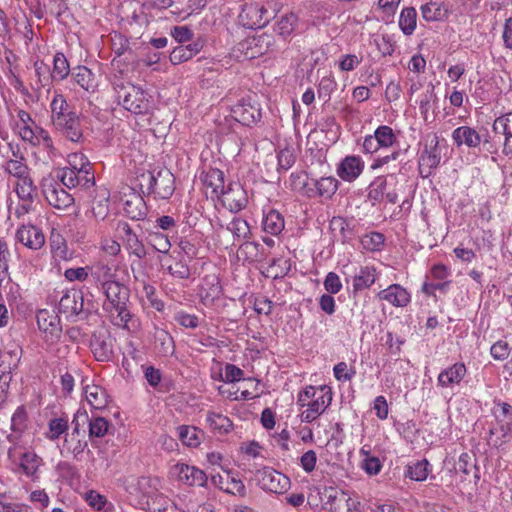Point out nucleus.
Wrapping results in <instances>:
<instances>
[{
  "label": "nucleus",
  "instance_id": "21",
  "mask_svg": "<svg viewBox=\"0 0 512 512\" xmlns=\"http://www.w3.org/2000/svg\"><path fill=\"white\" fill-rule=\"evenodd\" d=\"M17 240L24 246L38 250L45 243V237L41 229L33 225H22L16 233Z\"/></svg>",
  "mask_w": 512,
  "mask_h": 512
},
{
  "label": "nucleus",
  "instance_id": "53",
  "mask_svg": "<svg viewBox=\"0 0 512 512\" xmlns=\"http://www.w3.org/2000/svg\"><path fill=\"white\" fill-rule=\"evenodd\" d=\"M234 237V240H244L250 235V226L246 220L242 218H234L227 226Z\"/></svg>",
  "mask_w": 512,
  "mask_h": 512
},
{
  "label": "nucleus",
  "instance_id": "36",
  "mask_svg": "<svg viewBox=\"0 0 512 512\" xmlns=\"http://www.w3.org/2000/svg\"><path fill=\"white\" fill-rule=\"evenodd\" d=\"M34 70L36 81L32 84L34 91H40L42 88L50 86L53 77L51 75L50 67L44 61L37 60L34 62Z\"/></svg>",
  "mask_w": 512,
  "mask_h": 512
},
{
  "label": "nucleus",
  "instance_id": "16",
  "mask_svg": "<svg viewBox=\"0 0 512 512\" xmlns=\"http://www.w3.org/2000/svg\"><path fill=\"white\" fill-rule=\"evenodd\" d=\"M83 308V293L76 289L64 292L58 303L59 313L64 314L66 318L78 316L83 312Z\"/></svg>",
  "mask_w": 512,
  "mask_h": 512
},
{
  "label": "nucleus",
  "instance_id": "39",
  "mask_svg": "<svg viewBox=\"0 0 512 512\" xmlns=\"http://www.w3.org/2000/svg\"><path fill=\"white\" fill-rule=\"evenodd\" d=\"M315 194L326 199L331 198L338 189V180L334 177H322L319 180L312 179Z\"/></svg>",
  "mask_w": 512,
  "mask_h": 512
},
{
  "label": "nucleus",
  "instance_id": "47",
  "mask_svg": "<svg viewBox=\"0 0 512 512\" xmlns=\"http://www.w3.org/2000/svg\"><path fill=\"white\" fill-rule=\"evenodd\" d=\"M69 72L70 66L65 55L61 52L56 53L53 58V70L51 72L53 80L62 81L69 75Z\"/></svg>",
  "mask_w": 512,
  "mask_h": 512
},
{
  "label": "nucleus",
  "instance_id": "28",
  "mask_svg": "<svg viewBox=\"0 0 512 512\" xmlns=\"http://www.w3.org/2000/svg\"><path fill=\"white\" fill-rule=\"evenodd\" d=\"M87 446L85 430H82V432H71L66 434L64 438L63 449L71 453L75 459H79V456L82 455Z\"/></svg>",
  "mask_w": 512,
  "mask_h": 512
},
{
  "label": "nucleus",
  "instance_id": "31",
  "mask_svg": "<svg viewBox=\"0 0 512 512\" xmlns=\"http://www.w3.org/2000/svg\"><path fill=\"white\" fill-rule=\"evenodd\" d=\"M203 184L207 188H211V196L212 197H220V194L223 193L225 185H224V173L215 168H211L206 171L202 176Z\"/></svg>",
  "mask_w": 512,
  "mask_h": 512
},
{
  "label": "nucleus",
  "instance_id": "25",
  "mask_svg": "<svg viewBox=\"0 0 512 512\" xmlns=\"http://www.w3.org/2000/svg\"><path fill=\"white\" fill-rule=\"evenodd\" d=\"M123 210L125 215L132 220L143 219L147 213V207L144 199L135 193L130 194L124 200Z\"/></svg>",
  "mask_w": 512,
  "mask_h": 512
},
{
  "label": "nucleus",
  "instance_id": "60",
  "mask_svg": "<svg viewBox=\"0 0 512 512\" xmlns=\"http://www.w3.org/2000/svg\"><path fill=\"white\" fill-rule=\"evenodd\" d=\"M149 243L156 251L163 254H167L171 247L168 237L158 232L150 234Z\"/></svg>",
  "mask_w": 512,
  "mask_h": 512
},
{
  "label": "nucleus",
  "instance_id": "62",
  "mask_svg": "<svg viewBox=\"0 0 512 512\" xmlns=\"http://www.w3.org/2000/svg\"><path fill=\"white\" fill-rule=\"evenodd\" d=\"M435 99H436V95H435L433 86L422 94L419 109H420V113L422 114V116L425 120L428 119V113L432 107L431 103Z\"/></svg>",
  "mask_w": 512,
  "mask_h": 512
},
{
  "label": "nucleus",
  "instance_id": "63",
  "mask_svg": "<svg viewBox=\"0 0 512 512\" xmlns=\"http://www.w3.org/2000/svg\"><path fill=\"white\" fill-rule=\"evenodd\" d=\"M490 353L495 360L503 361L508 358L510 348L506 341L499 340L491 346Z\"/></svg>",
  "mask_w": 512,
  "mask_h": 512
},
{
  "label": "nucleus",
  "instance_id": "54",
  "mask_svg": "<svg viewBox=\"0 0 512 512\" xmlns=\"http://www.w3.org/2000/svg\"><path fill=\"white\" fill-rule=\"evenodd\" d=\"M380 148L392 147L397 141V137L392 128L387 125L379 126L374 132Z\"/></svg>",
  "mask_w": 512,
  "mask_h": 512
},
{
  "label": "nucleus",
  "instance_id": "14",
  "mask_svg": "<svg viewBox=\"0 0 512 512\" xmlns=\"http://www.w3.org/2000/svg\"><path fill=\"white\" fill-rule=\"evenodd\" d=\"M480 148L491 155H499L500 152L505 156L512 155V143L506 142L504 133H497L493 126L491 133L486 131V133L482 135Z\"/></svg>",
  "mask_w": 512,
  "mask_h": 512
},
{
  "label": "nucleus",
  "instance_id": "24",
  "mask_svg": "<svg viewBox=\"0 0 512 512\" xmlns=\"http://www.w3.org/2000/svg\"><path fill=\"white\" fill-rule=\"evenodd\" d=\"M88 269L90 277L99 289L116 280V274L112 272V268L103 261L93 263L88 266Z\"/></svg>",
  "mask_w": 512,
  "mask_h": 512
},
{
  "label": "nucleus",
  "instance_id": "37",
  "mask_svg": "<svg viewBox=\"0 0 512 512\" xmlns=\"http://www.w3.org/2000/svg\"><path fill=\"white\" fill-rule=\"evenodd\" d=\"M298 17L294 13H287L280 17L274 25V31L282 39L288 38L295 30Z\"/></svg>",
  "mask_w": 512,
  "mask_h": 512
},
{
  "label": "nucleus",
  "instance_id": "55",
  "mask_svg": "<svg viewBox=\"0 0 512 512\" xmlns=\"http://www.w3.org/2000/svg\"><path fill=\"white\" fill-rule=\"evenodd\" d=\"M386 185L385 177H377L369 186L368 198L373 203L382 201L385 196Z\"/></svg>",
  "mask_w": 512,
  "mask_h": 512
},
{
  "label": "nucleus",
  "instance_id": "32",
  "mask_svg": "<svg viewBox=\"0 0 512 512\" xmlns=\"http://www.w3.org/2000/svg\"><path fill=\"white\" fill-rule=\"evenodd\" d=\"M51 122L54 123L63 118L77 114L68 104L65 97L62 94H55L51 104Z\"/></svg>",
  "mask_w": 512,
  "mask_h": 512
},
{
  "label": "nucleus",
  "instance_id": "38",
  "mask_svg": "<svg viewBox=\"0 0 512 512\" xmlns=\"http://www.w3.org/2000/svg\"><path fill=\"white\" fill-rule=\"evenodd\" d=\"M155 348L162 356H171L175 351L173 337L165 330L160 329L155 332Z\"/></svg>",
  "mask_w": 512,
  "mask_h": 512
},
{
  "label": "nucleus",
  "instance_id": "35",
  "mask_svg": "<svg viewBox=\"0 0 512 512\" xmlns=\"http://www.w3.org/2000/svg\"><path fill=\"white\" fill-rule=\"evenodd\" d=\"M42 458L33 451H25L20 457V468L27 477L36 478L37 471L42 465Z\"/></svg>",
  "mask_w": 512,
  "mask_h": 512
},
{
  "label": "nucleus",
  "instance_id": "1",
  "mask_svg": "<svg viewBox=\"0 0 512 512\" xmlns=\"http://www.w3.org/2000/svg\"><path fill=\"white\" fill-rule=\"evenodd\" d=\"M100 290L105 296L102 305L103 310L110 314L116 313L115 325L126 328L132 317L128 308L130 298L129 288L115 280L112 283H108Z\"/></svg>",
  "mask_w": 512,
  "mask_h": 512
},
{
  "label": "nucleus",
  "instance_id": "5",
  "mask_svg": "<svg viewBox=\"0 0 512 512\" xmlns=\"http://www.w3.org/2000/svg\"><path fill=\"white\" fill-rule=\"evenodd\" d=\"M257 485L264 491L281 494L290 486V479L281 472L264 467L255 473Z\"/></svg>",
  "mask_w": 512,
  "mask_h": 512
},
{
  "label": "nucleus",
  "instance_id": "12",
  "mask_svg": "<svg viewBox=\"0 0 512 512\" xmlns=\"http://www.w3.org/2000/svg\"><path fill=\"white\" fill-rule=\"evenodd\" d=\"M331 388L323 385L318 388V394L307 403V409L302 412V421L310 423L317 419L331 404Z\"/></svg>",
  "mask_w": 512,
  "mask_h": 512
},
{
  "label": "nucleus",
  "instance_id": "2",
  "mask_svg": "<svg viewBox=\"0 0 512 512\" xmlns=\"http://www.w3.org/2000/svg\"><path fill=\"white\" fill-rule=\"evenodd\" d=\"M141 189H146L155 199H169L175 191V177L166 168L153 169L139 177Z\"/></svg>",
  "mask_w": 512,
  "mask_h": 512
},
{
  "label": "nucleus",
  "instance_id": "17",
  "mask_svg": "<svg viewBox=\"0 0 512 512\" xmlns=\"http://www.w3.org/2000/svg\"><path fill=\"white\" fill-rule=\"evenodd\" d=\"M232 116L241 124L250 126L260 120L261 110L250 98H243L232 108Z\"/></svg>",
  "mask_w": 512,
  "mask_h": 512
},
{
  "label": "nucleus",
  "instance_id": "18",
  "mask_svg": "<svg viewBox=\"0 0 512 512\" xmlns=\"http://www.w3.org/2000/svg\"><path fill=\"white\" fill-rule=\"evenodd\" d=\"M377 298L393 307L404 308L411 302V295L400 284H391L377 293Z\"/></svg>",
  "mask_w": 512,
  "mask_h": 512
},
{
  "label": "nucleus",
  "instance_id": "22",
  "mask_svg": "<svg viewBox=\"0 0 512 512\" xmlns=\"http://www.w3.org/2000/svg\"><path fill=\"white\" fill-rule=\"evenodd\" d=\"M466 374L467 368L464 363H454L452 366L440 372L437 377V384L442 388H449L453 387L454 385H459Z\"/></svg>",
  "mask_w": 512,
  "mask_h": 512
},
{
  "label": "nucleus",
  "instance_id": "11",
  "mask_svg": "<svg viewBox=\"0 0 512 512\" xmlns=\"http://www.w3.org/2000/svg\"><path fill=\"white\" fill-rule=\"evenodd\" d=\"M116 231L129 255L135 256L138 259L146 257L147 250L145 245L127 222H118Z\"/></svg>",
  "mask_w": 512,
  "mask_h": 512
},
{
  "label": "nucleus",
  "instance_id": "56",
  "mask_svg": "<svg viewBox=\"0 0 512 512\" xmlns=\"http://www.w3.org/2000/svg\"><path fill=\"white\" fill-rule=\"evenodd\" d=\"M70 164L71 167H67L62 170L60 176L61 185L66 186L67 188H75L80 186L79 172H76V164H72V162H70Z\"/></svg>",
  "mask_w": 512,
  "mask_h": 512
},
{
  "label": "nucleus",
  "instance_id": "33",
  "mask_svg": "<svg viewBox=\"0 0 512 512\" xmlns=\"http://www.w3.org/2000/svg\"><path fill=\"white\" fill-rule=\"evenodd\" d=\"M376 281V269L372 266H361L353 277L354 291H361L371 287Z\"/></svg>",
  "mask_w": 512,
  "mask_h": 512
},
{
  "label": "nucleus",
  "instance_id": "45",
  "mask_svg": "<svg viewBox=\"0 0 512 512\" xmlns=\"http://www.w3.org/2000/svg\"><path fill=\"white\" fill-rule=\"evenodd\" d=\"M4 169L9 175L16 177L18 180L30 176V168L25 163L24 156H20L19 159L8 160Z\"/></svg>",
  "mask_w": 512,
  "mask_h": 512
},
{
  "label": "nucleus",
  "instance_id": "40",
  "mask_svg": "<svg viewBox=\"0 0 512 512\" xmlns=\"http://www.w3.org/2000/svg\"><path fill=\"white\" fill-rule=\"evenodd\" d=\"M99 199L92 201L91 212L96 220H104L109 213V192L106 189L98 191Z\"/></svg>",
  "mask_w": 512,
  "mask_h": 512
},
{
  "label": "nucleus",
  "instance_id": "51",
  "mask_svg": "<svg viewBox=\"0 0 512 512\" xmlns=\"http://www.w3.org/2000/svg\"><path fill=\"white\" fill-rule=\"evenodd\" d=\"M493 127L497 133H504L506 142L512 143V111L497 117L493 121Z\"/></svg>",
  "mask_w": 512,
  "mask_h": 512
},
{
  "label": "nucleus",
  "instance_id": "44",
  "mask_svg": "<svg viewBox=\"0 0 512 512\" xmlns=\"http://www.w3.org/2000/svg\"><path fill=\"white\" fill-rule=\"evenodd\" d=\"M206 421L209 427L219 434H226L232 429V421L220 413L208 412Z\"/></svg>",
  "mask_w": 512,
  "mask_h": 512
},
{
  "label": "nucleus",
  "instance_id": "8",
  "mask_svg": "<svg viewBox=\"0 0 512 512\" xmlns=\"http://www.w3.org/2000/svg\"><path fill=\"white\" fill-rule=\"evenodd\" d=\"M170 474L177 481L189 487H205L208 481V477L203 470L185 463L173 465Z\"/></svg>",
  "mask_w": 512,
  "mask_h": 512
},
{
  "label": "nucleus",
  "instance_id": "4",
  "mask_svg": "<svg viewBox=\"0 0 512 512\" xmlns=\"http://www.w3.org/2000/svg\"><path fill=\"white\" fill-rule=\"evenodd\" d=\"M441 161L439 148V137L437 134L427 135L424 148L419 157V171L422 177L431 175L432 170L437 168Z\"/></svg>",
  "mask_w": 512,
  "mask_h": 512
},
{
  "label": "nucleus",
  "instance_id": "10",
  "mask_svg": "<svg viewBox=\"0 0 512 512\" xmlns=\"http://www.w3.org/2000/svg\"><path fill=\"white\" fill-rule=\"evenodd\" d=\"M39 330L44 334L47 343H55L62 334L58 315L53 310L42 309L36 315Z\"/></svg>",
  "mask_w": 512,
  "mask_h": 512
},
{
  "label": "nucleus",
  "instance_id": "50",
  "mask_svg": "<svg viewBox=\"0 0 512 512\" xmlns=\"http://www.w3.org/2000/svg\"><path fill=\"white\" fill-rule=\"evenodd\" d=\"M427 460L417 461L407 466L405 476L414 481H424L428 476Z\"/></svg>",
  "mask_w": 512,
  "mask_h": 512
},
{
  "label": "nucleus",
  "instance_id": "20",
  "mask_svg": "<svg viewBox=\"0 0 512 512\" xmlns=\"http://www.w3.org/2000/svg\"><path fill=\"white\" fill-rule=\"evenodd\" d=\"M90 348L97 361H109L113 355V340L107 334L93 333Z\"/></svg>",
  "mask_w": 512,
  "mask_h": 512
},
{
  "label": "nucleus",
  "instance_id": "15",
  "mask_svg": "<svg viewBox=\"0 0 512 512\" xmlns=\"http://www.w3.org/2000/svg\"><path fill=\"white\" fill-rule=\"evenodd\" d=\"M225 207L232 212H238L248 203L247 193L240 183H229L219 197Z\"/></svg>",
  "mask_w": 512,
  "mask_h": 512
},
{
  "label": "nucleus",
  "instance_id": "57",
  "mask_svg": "<svg viewBox=\"0 0 512 512\" xmlns=\"http://www.w3.org/2000/svg\"><path fill=\"white\" fill-rule=\"evenodd\" d=\"M384 244V236L378 232L366 234L361 238L362 248L368 251L380 250Z\"/></svg>",
  "mask_w": 512,
  "mask_h": 512
},
{
  "label": "nucleus",
  "instance_id": "42",
  "mask_svg": "<svg viewBox=\"0 0 512 512\" xmlns=\"http://www.w3.org/2000/svg\"><path fill=\"white\" fill-rule=\"evenodd\" d=\"M37 188L31 176H27L17 181L15 192L20 200L24 202H33Z\"/></svg>",
  "mask_w": 512,
  "mask_h": 512
},
{
  "label": "nucleus",
  "instance_id": "43",
  "mask_svg": "<svg viewBox=\"0 0 512 512\" xmlns=\"http://www.w3.org/2000/svg\"><path fill=\"white\" fill-rule=\"evenodd\" d=\"M417 12L413 7L404 8L399 17V27L403 34L410 36L416 29Z\"/></svg>",
  "mask_w": 512,
  "mask_h": 512
},
{
  "label": "nucleus",
  "instance_id": "3",
  "mask_svg": "<svg viewBox=\"0 0 512 512\" xmlns=\"http://www.w3.org/2000/svg\"><path fill=\"white\" fill-rule=\"evenodd\" d=\"M122 106L134 114H145L150 108L148 94L139 86L131 83L115 87Z\"/></svg>",
  "mask_w": 512,
  "mask_h": 512
},
{
  "label": "nucleus",
  "instance_id": "48",
  "mask_svg": "<svg viewBox=\"0 0 512 512\" xmlns=\"http://www.w3.org/2000/svg\"><path fill=\"white\" fill-rule=\"evenodd\" d=\"M88 427H89V438H102L104 437L111 426L108 420L104 417H89Z\"/></svg>",
  "mask_w": 512,
  "mask_h": 512
},
{
  "label": "nucleus",
  "instance_id": "58",
  "mask_svg": "<svg viewBox=\"0 0 512 512\" xmlns=\"http://www.w3.org/2000/svg\"><path fill=\"white\" fill-rule=\"evenodd\" d=\"M68 430V421L64 418H53L49 421L47 438L54 441Z\"/></svg>",
  "mask_w": 512,
  "mask_h": 512
},
{
  "label": "nucleus",
  "instance_id": "26",
  "mask_svg": "<svg viewBox=\"0 0 512 512\" xmlns=\"http://www.w3.org/2000/svg\"><path fill=\"white\" fill-rule=\"evenodd\" d=\"M160 264L163 270L167 271L172 277L184 280L191 275L189 266L182 260H176L171 256L160 258Z\"/></svg>",
  "mask_w": 512,
  "mask_h": 512
},
{
  "label": "nucleus",
  "instance_id": "27",
  "mask_svg": "<svg viewBox=\"0 0 512 512\" xmlns=\"http://www.w3.org/2000/svg\"><path fill=\"white\" fill-rule=\"evenodd\" d=\"M499 428L490 429L489 442L499 448L512 440V417L499 420Z\"/></svg>",
  "mask_w": 512,
  "mask_h": 512
},
{
  "label": "nucleus",
  "instance_id": "29",
  "mask_svg": "<svg viewBox=\"0 0 512 512\" xmlns=\"http://www.w3.org/2000/svg\"><path fill=\"white\" fill-rule=\"evenodd\" d=\"M28 415L24 406H19L11 418V430L13 433L7 435V440L14 445L17 444L20 435L27 428Z\"/></svg>",
  "mask_w": 512,
  "mask_h": 512
},
{
  "label": "nucleus",
  "instance_id": "61",
  "mask_svg": "<svg viewBox=\"0 0 512 512\" xmlns=\"http://www.w3.org/2000/svg\"><path fill=\"white\" fill-rule=\"evenodd\" d=\"M143 294L150 302V305L156 309L157 311L161 312L164 309V302L157 298L156 296V289L153 285L144 282L143 283Z\"/></svg>",
  "mask_w": 512,
  "mask_h": 512
},
{
  "label": "nucleus",
  "instance_id": "6",
  "mask_svg": "<svg viewBox=\"0 0 512 512\" xmlns=\"http://www.w3.org/2000/svg\"><path fill=\"white\" fill-rule=\"evenodd\" d=\"M53 178H44L41 187L47 202L56 209L64 210L74 203V197Z\"/></svg>",
  "mask_w": 512,
  "mask_h": 512
},
{
  "label": "nucleus",
  "instance_id": "7",
  "mask_svg": "<svg viewBox=\"0 0 512 512\" xmlns=\"http://www.w3.org/2000/svg\"><path fill=\"white\" fill-rule=\"evenodd\" d=\"M242 47L245 50L246 58L254 59L269 52L278 50L280 45L274 35L262 33L246 39L242 43Z\"/></svg>",
  "mask_w": 512,
  "mask_h": 512
},
{
  "label": "nucleus",
  "instance_id": "46",
  "mask_svg": "<svg viewBox=\"0 0 512 512\" xmlns=\"http://www.w3.org/2000/svg\"><path fill=\"white\" fill-rule=\"evenodd\" d=\"M240 251L250 262H260L266 257L263 247L257 242L245 241L240 245Z\"/></svg>",
  "mask_w": 512,
  "mask_h": 512
},
{
  "label": "nucleus",
  "instance_id": "64",
  "mask_svg": "<svg viewBox=\"0 0 512 512\" xmlns=\"http://www.w3.org/2000/svg\"><path fill=\"white\" fill-rule=\"evenodd\" d=\"M174 319L179 325L185 328L195 329L199 325V319L196 315L188 314L182 311L176 313Z\"/></svg>",
  "mask_w": 512,
  "mask_h": 512
},
{
  "label": "nucleus",
  "instance_id": "23",
  "mask_svg": "<svg viewBox=\"0 0 512 512\" xmlns=\"http://www.w3.org/2000/svg\"><path fill=\"white\" fill-rule=\"evenodd\" d=\"M364 168V163L358 156H347L337 169L338 176L344 181L352 182L359 177Z\"/></svg>",
  "mask_w": 512,
  "mask_h": 512
},
{
  "label": "nucleus",
  "instance_id": "49",
  "mask_svg": "<svg viewBox=\"0 0 512 512\" xmlns=\"http://www.w3.org/2000/svg\"><path fill=\"white\" fill-rule=\"evenodd\" d=\"M74 160L80 159L81 163L76 165V172H79L80 186L89 187L94 184V174L90 171L91 165L84 156H73Z\"/></svg>",
  "mask_w": 512,
  "mask_h": 512
},
{
  "label": "nucleus",
  "instance_id": "30",
  "mask_svg": "<svg viewBox=\"0 0 512 512\" xmlns=\"http://www.w3.org/2000/svg\"><path fill=\"white\" fill-rule=\"evenodd\" d=\"M72 77L75 82L85 91L94 92L98 87L95 74L86 66H78L73 69Z\"/></svg>",
  "mask_w": 512,
  "mask_h": 512
},
{
  "label": "nucleus",
  "instance_id": "41",
  "mask_svg": "<svg viewBox=\"0 0 512 512\" xmlns=\"http://www.w3.org/2000/svg\"><path fill=\"white\" fill-rule=\"evenodd\" d=\"M263 229L271 235H278L284 229V218L276 210H270L263 219Z\"/></svg>",
  "mask_w": 512,
  "mask_h": 512
},
{
  "label": "nucleus",
  "instance_id": "52",
  "mask_svg": "<svg viewBox=\"0 0 512 512\" xmlns=\"http://www.w3.org/2000/svg\"><path fill=\"white\" fill-rule=\"evenodd\" d=\"M201 433L196 427L193 426H180L178 428V436L183 444L190 447H197L200 444L199 434Z\"/></svg>",
  "mask_w": 512,
  "mask_h": 512
},
{
  "label": "nucleus",
  "instance_id": "19",
  "mask_svg": "<svg viewBox=\"0 0 512 512\" xmlns=\"http://www.w3.org/2000/svg\"><path fill=\"white\" fill-rule=\"evenodd\" d=\"M451 137L458 148L464 146L468 149H480L482 142V135L475 128L466 125L454 129Z\"/></svg>",
  "mask_w": 512,
  "mask_h": 512
},
{
  "label": "nucleus",
  "instance_id": "9",
  "mask_svg": "<svg viewBox=\"0 0 512 512\" xmlns=\"http://www.w3.org/2000/svg\"><path fill=\"white\" fill-rule=\"evenodd\" d=\"M272 17V13L259 3L245 4L239 15L241 24L249 29L264 27Z\"/></svg>",
  "mask_w": 512,
  "mask_h": 512
},
{
  "label": "nucleus",
  "instance_id": "13",
  "mask_svg": "<svg viewBox=\"0 0 512 512\" xmlns=\"http://www.w3.org/2000/svg\"><path fill=\"white\" fill-rule=\"evenodd\" d=\"M52 125L55 131L65 140L72 143H80L83 140V127L78 114H72L52 123Z\"/></svg>",
  "mask_w": 512,
  "mask_h": 512
},
{
  "label": "nucleus",
  "instance_id": "59",
  "mask_svg": "<svg viewBox=\"0 0 512 512\" xmlns=\"http://www.w3.org/2000/svg\"><path fill=\"white\" fill-rule=\"evenodd\" d=\"M421 13L423 18L427 21H439L446 16L447 11H443V9L440 6H436L435 3H427L421 7Z\"/></svg>",
  "mask_w": 512,
  "mask_h": 512
},
{
  "label": "nucleus",
  "instance_id": "34",
  "mask_svg": "<svg viewBox=\"0 0 512 512\" xmlns=\"http://www.w3.org/2000/svg\"><path fill=\"white\" fill-rule=\"evenodd\" d=\"M85 397L87 402L94 409H103L108 403L106 390L95 384L86 386Z\"/></svg>",
  "mask_w": 512,
  "mask_h": 512
}]
</instances>
